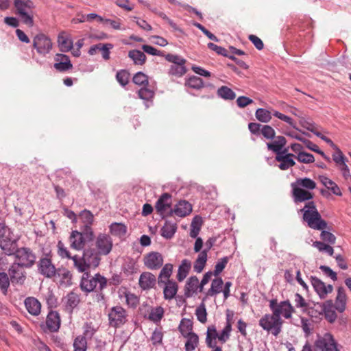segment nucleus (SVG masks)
<instances>
[{"instance_id": "f704fd0d", "label": "nucleus", "mask_w": 351, "mask_h": 351, "mask_svg": "<svg viewBox=\"0 0 351 351\" xmlns=\"http://www.w3.org/2000/svg\"><path fill=\"white\" fill-rule=\"evenodd\" d=\"M346 294L343 287H339L337 289V295L335 300V308L340 313L346 309Z\"/></svg>"}, {"instance_id": "f03ea898", "label": "nucleus", "mask_w": 351, "mask_h": 351, "mask_svg": "<svg viewBox=\"0 0 351 351\" xmlns=\"http://www.w3.org/2000/svg\"><path fill=\"white\" fill-rule=\"evenodd\" d=\"M316 182L309 178H297L291 184V195L295 204L311 200L313 193L311 191L316 188Z\"/></svg>"}, {"instance_id": "423d86ee", "label": "nucleus", "mask_w": 351, "mask_h": 351, "mask_svg": "<svg viewBox=\"0 0 351 351\" xmlns=\"http://www.w3.org/2000/svg\"><path fill=\"white\" fill-rule=\"evenodd\" d=\"M271 311L278 317H282L289 319L292 317L293 313L295 312V307L292 306L289 300L278 302L277 299L269 300V304Z\"/></svg>"}, {"instance_id": "c756f323", "label": "nucleus", "mask_w": 351, "mask_h": 351, "mask_svg": "<svg viewBox=\"0 0 351 351\" xmlns=\"http://www.w3.org/2000/svg\"><path fill=\"white\" fill-rule=\"evenodd\" d=\"M156 279L155 276L150 272H143L139 278V286L143 290H149L154 287Z\"/></svg>"}, {"instance_id": "58836bf2", "label": "nucleus", "mask_w": 351, "mask_h": 351, "mask_svg": "<svg viewBox=\"0 0 351 351\" xmlns=\"http://www.w3.org/2000/svg\"><path fill=\"white\" fill-rule=\"evenodd\" d=\"M109 228L112 235L121 239L125 237L127 233V227L121 223H112Z\"/></svg>"}, {"instance_id": "a878e982", "label": "nucleus", "mask_w": 351, "mask_h": 351, "mask_svg": "<svg viewBox=\"0 0 351 351\" xmlns=\"http://www.w3.org/2000/svg\"><path fill=\"white\" fill-rule=\"evenodd\" d=\"M55 62L54 68L60 72L66 71L73 67L70 59L66 55L57 53L55 56Z\"/></svg>"}, {"instance_id": "7c9ffc66", "label": "nucleus", "mask_w": 351, "mask_h": 351, "mask_svg": "<svg viewBox=\"0 0 351 351\" xmlns=\"http://www.w3.org/2000/svg\"><path fill=\"white\" fill-rule=\"evenodd\" d=\"M64 300L66 308L72 312L80 302V296L75 290H73L66 295Z\"/></svg>"}, {"instance_id": "393cba45", "label": "nucleus", "mask_w": 351, "mask_h": 351, "mask_svg": "<svg viewBox=\"0 0 351 351\" xmlns=\"http://www.w3.org/2000/svg\"><path fill=\"white\" fill-rule=\"evenodd\" d=\"M200 291V283L197 276H191L186 281L184 288V295L189 298Z\"/></svg>"}, {"instance_id": "a19ab883", "label": "nucleus", "mask_w": 351, "mask_h": 351, "mask_svg": "<svg viewBox=\"0 0 351 351\" xmlns=\"http://www.w3.org/2000/svg\"><path fill=\"white\" fill-rule=\"evenodd\" d=\"M179 331L183 337L189 336L194 333L193 330V324L189 319L184 318L181 320L179 327Z\"/></svg>"}, {"instance_id": "052dcab7", "label": "nucleus", "mask_w": 351, "mask_h": 351, "mask_svg": "<svg viewBox=\"0 0 351 351\" xmlns=\"http://www.w3.org/2000/svg\"><path fill=\"white\" fill-rule=\"evenodd\" d=\"M228 262L227 256L221 258L215 265L213 275L217 276L222 272Z\"/></svg>"}, {"instance_id": "4468645a", "label": "nucleus", "mask_w": 351, "mask_h": 351, "mask_svg": "<svg viewBox=\"0 0 351 351\" xmlns=\"http://www.w3.org/2000/svg\"><path fill=\"white\" fill-rule=\"evenodd\" d=\"M79 220L82 223L80 229L85 230L84 234L88 239H93L94 232L91 228L94 221V215L93 213L90 210L84 209L80 212Z\"/></svg>"}, {"instance_id": "69168bd1", "label": "nucleus", "mask_w": 351, "mask_h": 351, "mask_svg": "<svg viewBox=\"0 0 351 351\" xmlns=\"http://www.w3.org/2000/svg\"><path fill=\"white\" fill-rule=\"evenodd\" d=\"M273 115L274 117L278 118L279 119L286 122L287 123H288L290 126L293 127V128H296L295 123L291 117H289L278 111H276V110L274 111Z\"/></svg>"}, {"instance_id": "774afa93", "label": "nucleus", "mask_w": 351, "mask_h": 351, "mask_svg": "<svg viewBox=\"0 0 351 351\" xmlns=\"http://www.w3.org/2000/svg\"><path fill=\"white\" fill-rule=\"evenodd\" d=\"M84 336L88 338H92L96 332V329L93 326L92 323H85L84 326Z\"/></svg>"}, {"instance_id": "ea45409f", "label": "nucleus", "mask_w": 351, "mask_h": 351, "mask_svg": "<svg viewBox=\"0 0 351 351\" xmlns=\"http://www.w3.org/2000/svg\"><path fill=\"white\" fill-rule=\"evenodd\" d=\"M172 271L173 265L171 263L165 264L159 274L158 284L160 285L162 283H165L167 280H169V278L172 274Z\"/></svg>"}, {"instance_id": "c03bdc74", "label": "nucleus", "mask_w": 351, "mask_h": 351, "mask_svg": "<svg viewBox=\"0 0 351 351\" xmlns=\"http://www.w3.org/2000/svg\"><path fill=\"white\" fill-rule=\"evenodd\" d=\"M186 341L185 343V351H193L197 347L199 343V337L197 334L193 333L189 336H185Z\"/></svg>"}, {"instance_id": "473e14b6", "label": "nucleus", "mask_w": 351, "mask_h": 351, "mask_svg": "<svg viewBox=\"0 0 351 351\" xmlns=\"http://www.w3.org/2000/svg\"><path fill=\"white\" fill-rule=\"evenodd\" d=\"M164 284V298L165 300H171L176 296L178 292V286L177 283L173 280H167Z\"/></svg>"}, {"instance_id": "8fccbe9b", "label": "nucleus", "mask_w": 351, "mask_h": 351, "mask_svg": "<svg viewBox=\"0 0 351 351\" xmlns=\"http://www.w3.org/2000/svg\"><path fill=\"white\" fill-rule=\"evenodd\" d=\"M133 82L138 86H142L146 88L148 85V77L143 72H138L133 77Z\"/></svg>"}, {"instance_id": "1a4fd4ad", "label": "nucleus", "mask_w": 351, "mask_h": 351, "mask_svg": "<svg viewBox=\"0 0 351 351\" xmlns=\"http://www.w3.org/2000/svg\"><path fill=\"white\" fill-rule=\"evenodd\" d=\"M128 313L121 306L117 305L112 307L108 313V324L110 327L118 328L128 322Z\"/></svg>"}, {"instance_id": "6e6552de", "label": "nucleus", "mask_w": 351, "mask_h": 351, "mask_svg": "<svg viewBox=\"0 0 351 351\" xmlns=\"http://www.w3.org/2000/svg\"><path fill=\"white\" fill-rule=\"evenodd\" d=\"M282 324V318H278L273 313L264 315L259 320L260 326L263 330L271 332L275 337L280 333Z\"/></svg>"}, {"instance_id": "6ab92c4d", "label": "nucleus", "mask_w": 351, "mask_h": 351, "mask_svg": "<svg viewBox=\"0 0 351 351\" xmlns=\"http://www.w3.org/2000/svg\"><path fill=\"white\" fill-rule=\"evenodd\" d=\"M318 179L320 181V182L327 189V190H326V189L320 190V193L324 197H327L330 195V193H328V191H330L331 192V193H332L333 195H335L337 196L342 195V193H341V191L339 186L331 179H330L329 178H328L327 176H324V175L319 176Z\"/></svg>"}, {"instance_id": "9b49d317", "label": "nucleus", "mask_w": 351, "mask_h": 351, "mask_svg": "<svg viewBox=\"0 0 351 351\" xmlns=\"http://www.w3.org/2000/svg\"><path fill=\"white\" fill-rule=\"evenodd\" d=\"M37 266L39 274L46 278H51L57 274V269L52 263L49 254H46L44 257L40 258Z\"/></svg>"}, {"instance_id": "4c0bfd02", "label": "nucleus", "mask_w": 351, "mask_h": 351, "mask_svg": "<svg viewBox=\"0 0 351 351\" xmlns=\"http://www.w3.org/2000/svg\"><path fill=\"white\" fill-rule=\"evenodd\" d=\"M177 230L175 223L166 221L161 228V235L165 239H171Z\"/></svg>"}, {"instance_id": "13d9d810", "label": "nucleus", "mask_w": 351, "mask_h": 351, "mask_svg": "<svg viewBox=\"0 0 351 351\" xmlns=\"http://www.w3.org/2000/svg\"><path fill=\"white\" fill-rule=\"evenodd\" d=\"M116 78L121 86H125L129 82L130 73L126 70H121L117 73Z\"/></svg>"}, {"instance_id": "f8f14e48", "label": "nucleus", "mask_w": 351, "mask_h": 351, "mask_svg": "<svg viewBox=\"0 0 351 351\" xmlns=\"http://www.w3.org/2000/svg\"><path fill=\"white\" fill-rule=\"evenodd\" d=\"M61 326V319L59 313L51 310L46 317L45 324L41 327L45 332H56Z\"/></svg>"}, {"instance_id": "bb28decb", "label": "nucleus", "mask_w": 351, "mask_h": 351, "mask_svg": "<svg viewBox=\"0 0 351 351\" xmlns=\"http://www.w3.org/2000/svg\"><path fill=\"white\" fill-rule=\"evenodd\" d=\"M27 312L33 316H38L41 312V304L34 297H27L24 301Z\"/></svg>"}, {"instance_id": "3c124183", "label": "nucleus", "mask_w": 351, "mask_h": 351, "mask_svg": "<svg viewBox=\"0 0 351 351\" xmlns=\"http://www.w3.org/2000/svg\"><path fill=\"white\" fill-rule=\"evenodd\" d=\"M294 302L296 308H301L304 313L306 311L308 304L302 295L296 293L294 296Z\"/></svg>"}, {"instance_id": "c85d7f7f", "label": "nucleus", "mask_w": 351, "mask_h": 351, "mask_svg": "<svg viewBox=\"0 0 351 351\" xmlns=\"http://www.w3.org/2000/svg\"><path fill=\"white\" fill-rule=\"evenodd\" d=\"M287 141L284 136H278L272 143H267V147L268 149L273 151L276 154V155H280L287 152V149H283Z\"/></svg>"}, {"instance_id": "e433bc0d", "label": "nucleus", "mask_w": 351, "mask_h": 351, "mask_svg": "<svg viewBox=\"0 0 351 351\" xmlns=\"http://www.w3.org/2000/svg\"><path fill=\"white\" fill-rule=\"evenodd\" d=\"M223 281L221 278L213 280L210 288L208 290L206 295L209 297L216 296L222 291Z\"/></svg>"}, {"instance_id": "7ed1b4c3", "label": "nucleus", "mask_w": 351, "mask_h": 351, "mask_svg": "<svg viewBox=\"0 0 351 351\" xmlns=\"http://www.w3.org/2000/svg\"><path fill=\"white\" fill-rule=\"evenodd\" d=\"M101 254L94 248H86L83 251L82 256L77 255L73 256L74 267L78 272L88 271L91 267H97L99 266Z\"/></svg>"}, {"instance_id": "5701e85b", "label": "nucleus", "mask_w": 351, "mask_h": 351, "mask_svg": "<svg viewBox=\"0 0 351 351\" xmlns=\"http://www.w3.org/2000/svg\"><path fill=\"white\" fill-rule=\"evenodd\" d=\"M192 211V205L186 200H180L175 206L173 209H170V215L174 213L176 215L184 217Z\"/></svg>"}, {"instance_id": "f257e3e1", "label": "nucleus", "mask_w": 351, "mask_h": 351, "mask_svg": "<svg viewBox=\"0 0 351 351\" xmlns=\"http://www.w3.org/2000/svg\"><path fill=\"white\" fill-rule=\"evenodd\" d=\"M82 273L83 274L80 282V288L82 291L86 295L90 293H96L95 300L97 302H104L105 301V295L103 291L107 287V278L99 273H97L93 276L88 271Z\"/></svg>"}, {"instance_id": "b1692460", "label": "nucleus", "mask_w": 351, "mask_h": 351, "mask_svg": "<svg viewBox=\"0 0 351 351\" xmlns=\"http://www.w3.org/2000/svg\"><path fill=\"white\" fill-rule=\"evenodd\" d=\"M293 158H295L294 154L287 152L276 155V160L280 162V164L278 165L279 169L285 171L293 167L295 165Z\"/></svg>"}, {"instance_id": "2eb2a0df", "label": "nucleus", "mask_w": 351, "mask_h": 351, "mask_svg": "<svg viewBox=\"0 0 351 351\" xmlns=\"http://www.w3.org/2000/svg\"><path fill=\"white\" fill-rule=\"evenodd\" d=\"M95 246L101 255H108L113 247L112 239L110 235L100 233L95 239Z\"/></svg>"}, {"instance_id": "0eeeda50", "label": "nucleus", "mask_w": 351, "mask_h": 351, "mask_svg": "<svg viewBox=\"0 0 351 351\" xmlns=\"http://www.w3.org/2000/svg\"><path fill=\"white\" fill-rule=\"evenodd\" d=\"M315 351H340L341 345L330 332L319 335L314 343Z\"/></svg>"}, {"instance_id": "bf43d9fd", "label": "nucleus", "mask_w": 351, "mask_h": 351, "mask_svg": "<svg viewBox=\"0 0 351 351\" xmlns=\"http://www.w3.org/2000/svg\"><path fill=\"white\" fill-rule=\"evenodd\" d=\"M186 71L184 64H173L169 69V74L176 76H182Z\"/></svg>"}, {"instance_id": "49530a36", "label": "nucleus", "mask_w": 351, "mask_h": 351, "mask_svg": "<svg viewBox=\"0 0 351 351\" xmlns=\"http://www.w3.org/2000/svg\"><path fill=\"white\" fill-rule=\"evenodd\" d=\"M10 285V280L8 274L0 272V291L4 295L8 294Z\"/></svg>"}, {"instance_id": "ddd939ff", "label": "nucleus", "mask_w": 351, "mask_h": 351, "mask_svg": "<svg viewBox=\"0 0 351 351\" xmlns=\"http://www.w3.org/2000/svg\"><path fill=\"white\" fill-rule=\"evenodd\" d=\"M52 46L51 39L44 34H38L34 38L33 47L40 55L45 56L49 53Z\"/></svg>"}, {"instance_id": "de8ad7c7", "label": "nucleus", "mask_w": 351, "mask_h": 351, "mask_svg": "<svg viewBox=\"0 0 351 351\" xmlns=\"http://www.w3.org/2000/svg\"><path fill=\"white\" fill-rule=\"evenodd\" d=\"M256 118L262 123H268L271 119V112L265 108H258L255 112Z\"/></svg>"}, {"instance_id": "5fc2aeb1", "label": "nucleus", "mask_w": 351, "mask_h": 351, "mask_svg": "<svg viewBox=\"0 0 351 351\" xmlns=\"http://www.w3.org/2000/svg\"><path fill=\"white\" fill-rule=\"evenodd\" d=\"M295 158L302 163L310 164L315 161L314 156L305 152H300Z\"/></svg>"}, {"instance_id": "dca6fc26", "label": "nucleus", "mask_w": 351, "mask_h": 351, "mask_svg": "<svg viewBox=\"0 0 351 351\" xmlns=\"http://www.w3.org/2000/svg\"><path fill=\"white\" fill-rule=\"evenodd\" d=\"M23 266L14 263L8 269L10 280L13 284L23 285L26 279V272Z\"/></svg>"}, {"instance_id": "37998d69", "label": "nucleus", "mask_w": 351, "mask_h": 351, "mask_svg": "<svg viewBox=\"0 0 351 351\" xmlns=\"http://www.w3.org/2000/svg\"><path fill=\"white\" fill-rule=\"evenodd\" d=\"M208 255L205 252H201L197 259L195 260L193 265V269L197 273H200L203 271L206 261Z\"/></svg>"}, {"instance_id": "c9c22d12", "label": "nucleus", "mask_w": 351, "mask_h": 351, "mask_svg": "<svg viewBox=\"0 0 351 351\" xmlns=\"http://www.w3.org/2000/svg\"><path fill=\"white\" fill-rule=\"evenodd\" d=\"M191 263L188 259H183L178 270L177 279L179 282L183 281L189 273Z\"/></svg>"}, {"instance_id": "2f4dec72", "label": "nucleus", "mask_w": 351, "mask_h": 351, "mask_svg": "<svg viewBox=\"0 0 351 351\" xmlns=\"http://www.w3.org/2000/svg\"><path fill=\"white\" fill-rule=\"evenodd\" d=\"M218 339V332L214 325H210L207 328L206 343L208 348L219 347L217 345Z\"/></svg>"}, {"instance_id": "aec40b11", "label": "nucleus", "mask_w": 351, "mask_h": 351, "mask_svg": "<svg viewBox=\"0 0 351 351\" xmlns=\"http://www.w3.org/2000/svg\"><path fill=\"white\" fill-rule=\"evenodd\" d=\"M171 204V195L168 193H165L156 201L155 208L159 215L162 216L170 215V209H172Z\"/></svg>"}, {"instance_id": "338daca9", "label": "nucleus", "mask_w": 351, "mask_h": 351, "mask_svg": "<svg viewBox=\"0 0 351 351\" xmlns=\"http://www.w3.org/2000/svg\"><path fill=\"white\" fill-rule=\"evenodd\" d=\"M208 47L210 50L215 51L219 55H222L226 57H228L229 56L228 53V51L225 48L218 46L213 43H209L208 44Z\"/></svg>"}, {"instance_id": "f3484780", "label": "nucleus", "mask_w": 351, "mask_h": 351, "mask_svg": "<svg viewBox=\"0 0 351 351\" xmlns=\"http://www.w3.org/2000/svg\"><path fill=\"white\" fill-rule=\"evenodd\" d=\"M143 263L147 269L157 270L162 266L164 258L160 253L151 252L144 256Z\"/></svg>"}, {"instance_id": "72a5a7b5", "label": "nucleus", "mask_w": 351, "mask_h": 351, "mask_svg": "<svg viewBox=\"0 0 351 351\" xmlns=\"http://www.w3.org/2000/svg\"><path fill=\"white\" fill-rule=\"evenodd\" d=\"M58 43L60 50L62 52L69 51L73 47V40L63 32L58 36Z\"/></svg>"}, {"instance_id": "e2e57ef3", "label": "nucleus", "mask_w": 351, "mask_h": 351, "mask_svg": "<svg viewBox=\"0 0 351 351\" xmlns=\"http://www.w3.org/2000/svg\"><path fill=\"white\" fill-rule=\"evenodd\" d=\"M217 95L224 99L232 100L236 95L232 89H217Z\"/></svg>"}, {"instance_id": "6e6d98bb", "label": "nucleus", "mask_w": 351, "mask_h": 351, "mask_svg": "<svg viewBox=\"0 0 351 351\" xmlns=\"http://www.w3.org/2000/svg\"><path fill=\"white\" fill-rule=\"evenodd\" d=\"M195 315L197 317V320L204 324L207 321V312L204 304H202L199 306L195 310Z\"/></svg>"}, {"instance_id": "603ef678", "label": "nucleus", "mask_w": 351, "mask_h": 351, "mask_svg": "<svg viewBox=\"0 0 351 351\" xmlns=\"http://www.w3.org/2000/svg\"><path fill=\"white\" fill-rule=\"evenodd\" d=\"M300 123L301 125L308 130V131L313 133L315 136L316 134H318L319 131L317 130V127L315 123L311 121H309L304 117H301L300 120Z\"/></svg>"}, {"instance_id": "a18cd8bd", "label": "nucleus", "mask_w": 351, "mask_h": 351, "mask_svg": "<svg viewBox=\"0 0 351 351\" xmlns=\"http://www.w3.org/2000/svg\"><path fill=\"white\" fill-rule=\"evenodd\" d=\"M128 56L134 61L135 64L142 65L146 60V56L139 50L130 51Z\"/></svg>"}, {"instance_id": "a211bd4d", "label": "nucleus", "mask_w": 351, "mask_h": 351, "mask_svg": "<svg viewBox=\"0 0 351 351\" xmlns=\"http://www.w3.org/2000/svg\"><path fill=\"white\" fill-rule=\"evenodd\" d=\"M85 230H81V232L77 230H73L69 237L71 247L76 250H81L84 247L86 241H91L93 239H88L84 234Z\"/></svg>"}, {"instance_id": "864d4df0", "label": "nucleus", "mask_w": 351, "mask_h": 351, "mask_svg": "<svg viewBox=\"0 0 351 351\" xmlns=\"http://www.w3.org/2000/svg\"><path fill=\"white\" fill-rule=\"evenodd\" d=\"M126 304L128 306L135 308L139 303L138 298L134 293L130 291H126L124 293Z\"/></svg>"}, {"instance_id": "4d7b16f0", "label": "nucleus", "mask_w": 351, "mask_h": 351, "mask_svg": "<svg viewBox=\"0 0 351 351\" xmlns=\"http://www.w3.org/2000/svg\"><path fill=\"white\" fill-rule=\"evenodd\" d=\"M57 247L58 254L59 255V256H60L62 258H68L72 260L73 256L71 255V253L69 252L66 247H65L63 242L59 241L57 244Z\"/></svg>"}, {"instance_id": "9d476101", "label": "nucleus", "mask_w": 351, "mask_h": 351, "mask_svg": "<svg viewBox=\"0 0 351 351\" xmlns=\"http://www.w3.org/2000/svg\"><path fill=\"white\" fill-rule=\"evenodd\" d=\"M14 255L18 261L16 263L26 268L32 267L36 262V255L29 247L19 248Z\"/></svg>"}, {"instance_id": "79ce46f5", "label": "nucleus", "mask_w": 351, "mask_h": 351, "mask_svg": "<svg viewBox=\"0 0 351 351\" xmlns=\"http://www.w3.org/2000/svg\"><path fill=\"white\" fill-rule=\"evenodd\" d=\"M232 330V325L230 323V320L229 318V315L227 316V322L225 327L221 331L220 333H218V340L222 344L226 343L230 338V332Z\"/></svg>"}, {"instance_id": "39448f33", "label": "nucleus", "mask_w": 351, "mask_h": 351, "mask_svg": "<svg viewBox=\"0 0 351 351\" xmlns=\"http://www.w3.org/2000/svg\"><path fill=\"white\" fill-rule=\"evenodd\" d=\"M16 13L22 22L28 27L34 25V9L35 8L31 0H14Z\"/></svg>"}, {"instance_id": "412c9836", "label": "nucleus", "mask_w": 351, "mask_h": 351, "mask_svg": "<svg viewBox=\"0 0 351 351\" xmlns=\"http://www.w3.org/2000/svg\"><path fill=\"white\" fill-rule=\"evenodd\" d=\"M0 242V247L3 252L8 255H14L18 248L17 242L19 238H15L13 232L10 237H5L1 239Z\"/></svg>"}, {"instance_id": "0e129e2a", "label": "nucleus", "mask_w": 351, "mask_h": 351, "mask_svg": "<svg viewBox=\"0 0 351 351\" xmlns=\"http://www.w3.org/2000/svg\"><path fill=\"white\" fill-rule=\"evenodd\" d=\"M137 93L139 98L145 101L152 99L154 95L153 89H138Z\"/></svg>"}, {"instance_id": "680f3d73", "label": "nucleus", "mask_w": 351, "mask_h": 351, "mask_svg": "<svg viewBox=\"0 0 351 351\" xmlns=\"http://www.w3.org/2000/svg\"><path fill=\"white\" fill-rule=\"evenodd\" d=\"M262 135L267 139H273L275 137V130L272 127L268 125H264L261 128Z\"/></svg>"}, {"instance_id": "4be33fe9", "label": "nucleus", "mask_w": 351, "mask_h": 351, "mask_svg": "<svg viewBox=\"0 0 351 351\" xmlns=\"http://www.w3.org/2000/svg\"><path fill=\"white\" fill-rule=\"evenodd\" d=\"M310 280L315 291L321 299L326 298L327 295L333 290V287L331 285H326L316 276H311Z\"/></svg>"}, {"instance_id": "09e8293b", "label": "nucleus", "mask_w": 351, "mask_h": 351, "mask_svg": "<svg viewBox=\"0 0 351 351\" xmlns=\"http://www.w3.org/2000/svg\"><path fill=\"white\" fill-rule=\"evenodd\" d=\"M74 351H86L87 341L85 337L82 335L75 337L73 341Z\"/></svg>"}, {"instance_id": "20e7f679", "label": "nucleus", "mask_w": 351, "mask_h": 351, "mask_svg": "<svg viewBox=\"0 0 351 351\" xmlns=\"http://www.w3.org/2000/svg\"><path fill=\"white\" fill-rule=\"evenodd\" d=\"M303 208L300 210L302 213V219L308 227L314 230H323L326 228V222L322 219L316 205L313 201H306Z\"/></svg>"}, {"instance_id": "cd10ccee", "label": "nucleus", "mask_w": 351, "mask_h": 351, "mask_svg": "<svg viewBox=\"0 0 351 351\" xmlns=\"http://www.w3.org/2000/svg\"><path fill=\"white\" fill-rule=\"evenodd\" d=\"M165 310L164 308L158 306L155 307H150L148 310L147 315H144V318L149 319L156 324L160 323L164 317Z\"/></svg>"}]
</instances>
